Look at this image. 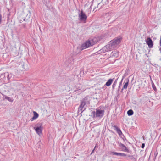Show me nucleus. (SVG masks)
I'll use <instances>...</instances> for the list:
<instances>
[{
  "label": "nucleus",
  "mask_w": 161,
  "mask_h": 161,
  "mask_svg": "<svg viewBox=\"0 0 161 161\" xmlns=\"http://www.w3.org/2000/svg\"><path fill=\"white\" fill-rule=\"evenodd\" d=\"M104 110H100L99 109H96V111H92L91 116L94 118L95 117L102 118L104 115Z\"/></svg>",
  "instance_id": "f257e3e1"
},
{
  "label": "nucleus",
  "mask_w": 161,
  "mask_h": 161,
  "mask_svg": "<svg viewBox=\"0 0 161 161\" xmlns=\"http://www.w3.org/2000/svg\"><path fill=\"white\" fill-rule=\"evenodd\" d=\"M115 48L114 47V45H112L109 42L108 44L105 46L101 49L98 51V53H103L105 52L110 51L113 50Z\"/></svg>",
  "instance_id": "f03ea898"
},
{
  "label": "nucleus",
  "mask_w": 161,
  "mask_h": 161,
  "mask_svg": "<svg viewBox=\"0 0 161 161\" xmlns=\"http://www.w3.org/2000/svg\"><path fill=\"white\" fill-rule=\"evenodd\" d=\"M94 44V42H92V40H88L82 44L80 49L82 50L90 47L91 46H93Z\"/></svg>",
  "instance_id": "7ed1b4c3"
},
{
  "label": "nucleus",
  "mask_w": 161,
  "mask_h": 161,
  "mask_svg": "<svg viewBox=\"0 0 161 161\" xmlns=\"http://www.w3.org/2000/svg\"><path fill=\"white\" fill-rule=\"evenodd\" d=\"M86 102L87 99L86 98H85L81 100L80 104L78 109V111H81V113L85 110V108L83 110V108L84 107V106L86 104Z\"/></svg>",
  "instance_id": "20e7f679"
},
{
  "label": "nucleus",
  "mask_w": 161,
  "mask_h": 161,
  "mask_svg": "<svg viewBox=\"0 0 161 161\" xmlns=\"http://www.w3.org/2000/svg\"><path fill=\"white\" fill-rule=\"evenodd\" d=\"M121 38H115L113 40L111 41L110 42L112 45H114V47L115 48L117 46L120 42Z\"/></svg>",
  "instance_id": "39448f33"
},
{
  "label": "nucleus",
  "mask_w": 161,
  "mask_h": 161,
  "mask_svg": "<svg viewBox=\"0 0 161 161\" xmlns=\"http://www.w3.org/2000/svg\"><path fill=\"white\" fill-rule=\"evenodd\" d=\"M79 17L80 18V21H85L87 18V16L84 13L82 10L80 11V13L79 14Z\"/></svg>",
  "instance_id": "423d86ee"
},
{
  "label": "nucleus",
  "mask_w": 161,
  "mask_h": 161,
  "mask_svg": "<svg viewBox=\"0 0 161 161\" xmlns=\"http://www.w3.org/2000/svg\"><path fill=\"white\" fill-rule=\"evenodd\" d=\"M111 126L112 127L114 128V130L116 131L117 133L120 136L122 135L124 136L123 135L122 133L120 128L118 127L117 126L112 124Z\"/></svg>",
  "instance_id": "0eeeda50"
},
{
  "label": "nucleus",
  "mask_w": 161,
  "mask_h": 161,
  "mask_svg": "<svg viewBox=\"0 0 161 161\" xmlns=\"http://www.w3.org/2000/svg\"><path fill=\"white\" fill-rule=\"evenodd\" d=\"M146 42L150 48H152L153 46V42L150 38H147L146 40Z\"/></svg>",
  "instance_id": "6e6552de"
},
{
  "label": "nucleus",
  "mask_w": 161,
  "mask_h": 161,
  "mask_svg": "<svg viewBox=\"0 0 161 161\" xmlns=\"http://www.w3.org/2000/svg\"><path fill=\"white\" fill-rule=\"evenodd\" d=\"M118 144L119 146L121 147L122 151L129 152V150L124 144L119 142H118Z\"/></svg>",
  "instance_id": "1a4fd4ad"
},
{
  "label": "nucleus",
  "mask_w": 161,
  "mask_h": 161,
  "mask_svg": "<svg viewBox=\"0 0 161 161\" xmlns=\"http://www.w3.org/2000/svg\"><path fill=\"white\" fill-rule=\"evenodd\" d=\"M34 129H35L37 133L39 135H40L42 133V130L41 129V126L37 127H34Z\"/></svg>",
  "instance_id": "9d476101"
},
{
  "label": "nucleus",
  "mask_w": 161,
  "mask_h": 161,
  "mask_svg": "<svg viewBox=\"0 0 161 161\" xmlns=\"http://www.w3.org/2000/svg\"><path fill=\"white\" fill-rule=\"evenodd\" d=\"M125 84L123 86V88L126 89L129 82V80L128 78H126L124 81Z\"/></svg>",
  "instance_id": "9b49d317"
},
{
  "label": "nucleus",
  "mask_w": 161,
  "mask_h": 161,
  "mask_svg": "<svg viewBox=\"0 0 161 161\" xmlns=\"http://www.w3.org/2000/svg\"><path fill=\"white\" fill-rule=\"evenodd\" d=\"M33 114L34 116L31 119V121H33V120L36 119L39 116L38 114L35 111L33 112Z\"/></svg>",
  "instance_id": "f8f14e48"
},
{
  "label": "nucleus",
  "mask_w": 161,
  "mask_h": 161,
  "mask_svg": "<svg viewBox=\"0 0 161 161\" xmlns=\"http://www.w3.org/2000/svg\"><path fill=\"white\" fill-rule=\"evenodd\" d=\"M113 79H109L108 81L106 82V83L105 85L107 86H109L111 84H112V82H113Z\"/></svg>",
  "instance_id": "ddd939ff"
},
{
  "label": "nucleus",
  "mask_w": 161,
  "mask_h": 161,
  "mask_svg": "<svg viewBox=\"0 0 161 161\" xmlns=\"http://www.w3.org/2000/svg\"><path fill=\"white\" fill-rule=\"evenodd\" d=\"M133 111L132 109L129 110L127 112V114L129 116L132 115L133 114Z\"/></svg>",
  "instance_id": "4468645a"
},
{
  "label": "nucleus",
  "mask_w": 161,
  "mask_h": 161,
  "mask_svg": "<svg viewBox=\"0 0 161 161\" xmlns=\"http://www.w3.org/2000/svg\"><path fill=\"white\" fill-rule=\"evenodd\" d=\"M5 99L8 100L10 102H12L13 101V98L5 96L4 98Z\"/></svg>",
  "instance_id": "2eb2a0df"
},
{
  "label": "nucleus",
  "mask_w": 161,
  "mask_h": 161,
  "mask_svg": "<svg viewBox=\"0 0 161 161\" xmlns=\"http://www.w3.org/2000/svg\"><path fill=\"white\" fill-rule=\"evenodd\" d=\"M117 79H116L112 85V89L114 90L117 83Z\"/></svg>",
  "instance_id": "dca6fc26"
},
{
  "label": "nucleus",
  "mask_w": 161,
  "mask_h": 161,
  "mask_svg": "<svg viewBox=\"0 0 161 161\" xmlns=\"http://www.w3.org/2000/svg\"><path fill=\"white\" fill-rule=\"evenodd\" d=\"M152 88L155 91H156L157 90V88H156V87L155 86L154 83H153V82L152 81Z\"/></svg>",
  "instance_id": "f3484780"
},
{
  "label": "nucleus",
  "mask_w": 161,
  "mask_h": 161,
  "mask_svg": "<svg viewBox=\"0 0 161 161\" xmlns=\"http://www.w3.org/2000/svg\"><path fill=\"white\" fill-rule=\"evenodd\" d=\"M112 53H113L112 56L114 57H117L119 56V53L115 51L114 53H113V52H112Z\"/></svg>",
  "instance_id": "a211bd4d"
},
{
  "label": "nucleus",
  "mask_w": 161,
  "mask_h": 161,
  "mask_svg": "<svg viewBox=\"0 0 161 161\" xmlns=\"http://www.w3.org/2000/svg\"><path fill=\"white\" fill-rule=\"evenodd\" d=\"M118 156H126V154L125 153H118Z\"/></svg>",
  "instance_id": "6ab92c4d"
},
{
  "label": "nucleus",
  "mask_w": 161,
  "mask_h": 161,
  "mask_svg": "<svg viewBox=\"0 0 161 161\" xmlns=\"http://www.w3.org/2000/svg\"><path fill=\"white\" fill-rule=\"evenodd\" d=\"M118 153L114 152H111L110 153V154H112L113 155H118Z\"/></svg>",
  "instance_id": "aec40b11"
},
{
  "label": "nucleus",
  "mask_w": 161,
  "mask_h": 161,
  "mask_svg": "<svg viewBox=\"0 0 161 161\" xmlns=\"http://www.w3.org/2000/svg\"><path fill=\"white\" fill-rule=\"evenodd\" d=\"M129 73V70L128 69H126L125 70V72L124 74L125 75V76H127V75Z\"/></svg>",
  "instance_id": "412c9836"
},
{
  "label": "nucleus",
  "mask_w": 161,
  "mask_h": 161,
  "mask_svg": "<svg viewBox=\"0 0 161 161\" xmlns=\"http://www.w3.org/2000/svg\"><path fill=\"white\" fill-rule=\"evenodd\" d=\"M11 77V75H10H10H9L8 74L7 77L8 79H10Z\"/></svg>",
  "instance_id": "4be33fe9"
},
{
  "label": "nucleus",
  "mask_w": 161,
  "mask_h": 161,
  "mask_svg": "<svg viewBox=\"0 0 161 161\" xmlns=\"http://www.w3.org/2000/svg\"><path fill=\"white\" fill-rule=\"evenodd\" d=\"M144 147H145V144L144 143H142V144L141 147L142 148H144Z\"/></svg>",
  "instance_id": "5701e85b"
},
{
  "label": "nucleus",
  "mask_w": 161,
  "mask_h": 161,
  "mask_svg": "<svg viewBox=\"0 0 161 161\" xmlns=\"http://www.w3.org/2000/svg\"><path fill=\"white\" fill-rule=\"evenodd\" d=\"M96 146L92 150V151L91 152V154H92V153H93L94 152V150H95V148L96 147Z\"/></svg>",
  "instance_id": "b1692460"
},
{
  "label": "nucleus",
  "mask_w": 161,
  "mask_h": 161,
  "mask_svg": "<svg viewBox=\"0 0 161 161\" xmlns=\"http://www.w3.org/2000/svg\"><path fill=\"white\" fill-rule=\"evenodd\" d=\"M1 19H2V16L0 14V24L1 23Z\"/></svg>",
  "instance_id": "393cba45"
},
{
  "label": "nucleus",
  "mask_w": 161,
  "mask_h": 161,
  "mask_svg": "<svg viewBox=\"0 0 161 161\" xmlns=\"http://www.w3.org/2000/svg\"><path fill=\"white\" fill-rule=\"evenodd\" d=\"M126 76H125V75L124 74L123 75V77H122V80H123V79Z\"/></svg>",
  "instance_id": "a878e982"
},
{
  "label": "nucleus",
  "mask_w": 161,
  "mask_h": 161,
  "mask_svg": "<svg viewBox=\"0 0 161 161\" xmlns=\"http://www.w3.org/2000/svg\"><path fill=\"white\" fill-rule=\"evenodd\" d=\"M122 80H121L120 82V83L119 84V86H120L121 85V84H122ZM120 87V86H119V88Z\"/></svg>",
  "instance_id": "bb28decb"
},
{
  "label": "nucleus",
  "mask_w": 161,
  "mask_h": 161,
  "mask_svg": "<svg viewBox=\"0 0 161 161\" xmlns=\"http://www.w3.org/2000/svg\"><path fill=\"white\" fill-rule=\"evenodd\" d=\"M152 65L153 66H155L157 64H152Z\"/></svg>",
  "instance_id": "cd10ccee"
},
{
  "label": "nucleus",
  "mask_w": 161,
  "mask_h": 161,
  "mask_svg": "<svg viewBox=\"0 0 161 161\" xmlns=\"http://www.w3.org/2000/svg\"><path fill=\"white\" fill-rule=\"evenodd\" d=\"M128 156L129 157H130L131 158L133 157V156H131V155H129Z\"/></svg>",
  "instance_id": "c85d7f7f"
},
{
  "label": "nucleus",
  "mask_w": 161,
  "mask_h": 161,
  "mask_svg": "<svg viewBox=\"0 0 161 161\" xmlns=\"http://www.w3.org/2000/svg\"><path fill=\"white\" fill-rule=\"evenodd\" d=\"M159 50L160 51V53H161V48H160L159 49Z\"/></svg>",
  "instance_id": "c756f323"
},
{
  "label": "nucleus",
  "mask_w": 161,
  "mask_h": 161,
  "mask_svg": "<svg viewBox=\"0 0 161 161\" xmlns=\"http://www.w3.org/2000/svg\"><path fill=\"white\" fill-rule=\"evenodd\" d=\"M123 89H124V88H123H123L122 89H121V92H122V91H123Z\"/></svg>",
  "instance_id": "7c9ffc66"
},
{
  "label": "nucleus",
  "mask_w": 161,
  "mask_h": 161,
  "mask_svg": "<svg viewBox=\"0 0 161 161\" xmlns=\"http://www.w3.org/2000/svg\"><path fill=\"white\" fill-rule=\"evenodd\" d=\"M24 65H23V66H22V67H24Z\"/></svg>",
  "instance_id": "2f4dec72"
},
{
  "label": "nucleus",
  "mask_w": 161,
  "mask_h": 161,
  "mask_svg": "<svg viewBox=\"0 0 161 161\" xmlns=\"http://www.w3.org/2000/svg\"><path fill=\"white\" fill-rule=\"evenodd\" d=\"M25 19H24V21H25Z\"/></svg>",
  "instance_id": "473e14b6"
},
{
  "label": "nucleus",
  "mask_w": 161,
  "mask_h": 161,
  "mask_svg": "<svg viewBox=\"0 0 161 161\" xmlns=\"http://www.w3.org/2000/svg\"><path fill=\"white\" fill-rule=\"evenodd\" d=\"M109 131H110L111 132H112V131H111V130H109Z\"/></svg>",
  "instance_id": "72a5a7b5"
},
{
  "label": "nucleus",
  "mask_w": 161,
  "mask_h": 161,
  "mask_svg": "<svg viewBox=\"0 0 161 161\" xmlns=\"http://www.w3.org/2000/svg\"><path fill=\"white\" fill-rule=\"evenodd\" d=\"M24 69H25L24 68Z\"/></svg>",
  "instance_id": "f704fd0d"
}]
</instances>
